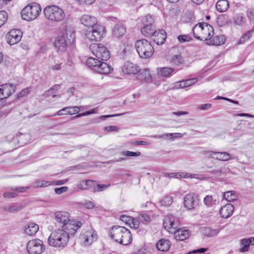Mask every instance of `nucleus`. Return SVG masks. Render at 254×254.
<instances>
[{
	"label": "nucleus",
	"instance_id": "nucleus-1",
	"mask_svg": "<svg viewBox=\"0 0 254 254\" xmlns=\"http://www.w3.org/2000/svg\"><path fill=\"white\" fill-rule=\"evenodd\" d=\"M163 225L170 233L174 234L175 238L177 241H184L190 237V232L189 230L179 229L180 220L172 214H168L165 217Z\"/></svg>",
	"mask_w": 254,
	"mask_h": 254
},
{
	"label": "nucleus",
	"instance_id": "nucleus-2",
	"mask_svg": "<svg viewBox=\"0 0 254 254\" xmlns=\"http://www.w3.org/2000/svg\"><path fill=\"white\" fill-rule=\"evenodd\" d=\"M110 237L121 245H127L131 243L132 236L130 231L126 228L114 226L110 231Z\"/></svg>",
	"mask_w": 254,
	"mask_h": 254
},
{
	"label": "nucleus",
	"instance_id": "nucleus-3",
	"mask_svg": "<svg viewBox=\"0 0 254 254\" xmlns=\"http://www.w3.org/2000/svg\"><path fill=\"white\" fill-rule=\"evenodd\" d=\"M69 236L65 230L58 229L53 231L48 239L49 245L52 247L63 248L67 244Z\"/></svg>",
	"mask_w": 254,
	"mask_h": 254
},
{
	"label": "nucleus",
	"instance_id": "nucleus-4",
	"mask_svg": "<svg viewBox=\"0 0 254 254\" xmlns=\"http://www.w3.org/2000/svg\"><path fill=\"white\" fill-rule=\"evenodd\" d=\"M194 37L199 40L207 41L210 36L214 35L213 27L206 22H200L193 29Z\"/></svg>",
	"mask_w": 254,
	"mask_h": 254
},
{
	"label": "nucleus",
	"instance_id": "nucleus-5",
	"mask_svg": "<svg viewBox=\"0 0 254 254\" xmlns=\"http://www.w3.org/2000/svg\"><path fill=\"white\" fill-rule=\"evenodd\" d=\"M99 60L90 57L87 59L86 64L90 69L98 73L107 74L111 73L112 67Z\"/></svg>",
	"mask_w": 254,
	"mask_h": 254
},
{
	"label": "nucleus",
	"instance_id": "nucleus-6",
	"mask_svg": "<svg viewBox=\"0 0 254 254\" xmlns=\"http://www.w3.org/2000/svg\"><path fill=\"white\" fill-rule=\"evenodd\" d=\"M136 50L142 59L151 57L154 53V48L147 40L142 39L137 40L135 44Z\"/></svg>",
	"mask_w": 254,
	"mask_h": 254
},
{
	"label": "nucleus",
	"instance_id": "nucleus-7",
	"mask_svg": "<svg viewBox=\"0 0 254 254\" xmlns=\"http://www.w3.org/2000/svg\"><path fill=\"white\" fill-rule=\"evenodd\" d=\"M41 7L37 2H33L28 4L21 12V16L23 19L30 21L35 19L41 13Z\"/></svg>",
	"mask_w": 254,
	"mask_h": 254
},
{
	"label": "nucleus",
	"instance_id": "nucleus-8",
	"mask_svg": "<svg viewBox=\"0 0 254 254\" xmlns=\"http://www.w3.org/2000/svg\"><path fill=\"white\" fill-rule=\"evenodd\" d=\"M45 17L51 21L60 22L65 17L64 10L55 5H48L43 10Z\"/></svg>",
	"mask_w": 254,
	"mask_h": 254
},
{
	"label": "nucleus",
	"instance_id": "nucleus-9",
	"mask_svg": "<svg viewBox=\"0 0 254 254\" xmlns=\"http://www.w3.org/2000/svg\"><path fill=\"white\" fill-rule=\"evenodd\" d=\"M89 49L93 55L101 61H106L110 58L109 51L102 44L92 43Z\"/></svg>",
	"mask_w": 254,
	"mask_h": 254
},
{
	"label": "nucleus",
	"instance_id": "nucleus-10",
	"mask_svg": "<svg viewBox=\"0 0 254 254\" xmlns=\"http://www.w3.org/2000/svg\"><path fill=\"white\" fill-rule=\"evenodd\" d=\"M27 250L30 254H41L45 251V247L41 240L35 239L28 242Z\"/></svg>",
	"mask_w": 254,
	"mask_h": 254
},
{
	"label": "nucleus",
	"instance_id": "nucleus-11",
	"mask_svg": "<svg viewBox=\"0 0 254 254\" xmlns=\"http://www.w3.org/2000/svg\"><path fill=\"white\" fill-rule=\"evenodd\" d=\"M92 30L87 32L85 36L89 41L100 40L104 34V28L100 25H96L92 27Z\"/></svg>",
	"mask_w": 254,
	"mask_h": 254
},
{
	"label": "nucleus",
	"instance_id": "nucleus-12",
	"mask_svg": "<svg viewBox=\"0 0 254 254\" xmlns=\"http://www.w3.org/2000/svg\"><path fill=\"white\" fill-rule=\"evenodd\" d=\"M199 203V195L195 193H190L184 197L185 207L189 210L195 209Z\"/></svg>",
	"mask_w": 254,
	"mask_h": 254
},
{
	"label": "nucleus",
	"instance_id": "nucleus-13",
	"mask_svg": "<svg viewBox=\"0 0 254 254\" xmlns=\"http://www.w3.org/2000/svg\"><path fill=\"white\" fill-rule=\"evenodd\" d=\"M21 32L19 30H11L6 35V42L10 45L19 42L21 39Z\"/></svg>",
	"mask_w": 254,
	"mask_h": 254
},
{
	"label": "nucleus",
	"instance_id": "nucleus-14",
	"mask_svg": "<svg viewBox=\"0 0 254 254\" xmlns=\"http://www.w3.org/2000/svg\"><path fill=\"white\" fill-rule=\"evenodd\" d=\"M81 225L82 223L80 222L69 219V221L63 226L62 229L65 230L69 236L70 235H73Z\"/></svg>",
	"mask_w": 254,
	"mask_h": 254
},
{
	"label": "nucleus",
	"instance_id": "nucleus-15",
	"mask_svg": "<svg viewBox=\"0 0 254 254\" xmlns=\"http://www.w3.org/2000/svg\"><path fill=\"white\" fill-rule=\"evenodd\" d=\"M15 90V86L12 84H4L0 85V100L7 98Z\"/></svg>",
	"mask_w": 254,
	"mask_h": 254
},
{
	"label": "nucleus",
	"instance_id": "nucleus-16",
	"mask_svg": "<svg viewBox=\"0 0 254 254\" xmlns=\"http://www.w3.org/2000/svg\"><path fill=\"white\" fill-rule=\"evenodd\" d=\"M123 72L128 74H135L137 73L140 70V68L137 64H134L129 61L124 63L122 67Z\"/></svg>",
	"mask_w": 254,
	"mask_h": 254
},
{
	"label": "nucleus",
	"instance_id": "nucleus-17",
	"mask_svg": "<svg viewBox=\"0 0 254 254\" xmlns=\"http://www.w3.org/2000/svg\"><path fill=\"white\" fill-rule=\"evenodd\" d=\"M97 235L92 229L86 231L80 236V239L85 246H88L91 244L93 241L97 240Z\"/></svg>",
	"mask_w": 254,
	"mask_h": 254
},
{
	"label": "nucleus",
	"instance_id": "nucleus-18",
	"mask_svg": "<svg viewBox=\"0 0 254 254\" xmlns=\"http://www.w3.org/2000/svg\"><path fill=\"white\" fill-rule=\"evenodd\" d=\"M54 216L56 222L61 225L62 228L69 220V214L66 211H57L55 213Z\"/></svg>",
	"mask_w": 254,
	"mask_h": 254
},
{
	"label": "nucleus",
	"instance_id": "nucleus-19",
	"mask_svg": "<svg viewBox=\"0 0 254 254\" xmlns=\"http://www.w3.org/2000/svg\"><path fill=\"white\" fill-rule=\"evenodd\" d=\"M126 32V27L124 24L119 22L115 25L112 29L113 36L120 38L125 35Z\"/></svg>",
	"mask_w": 254,
	"mask_h": 254
},
{
	"label": "nucleus",
	"instance_id": "nucleus-20",
	"mask_svg": "<svg viewBox=\"0 0 254 254\" xmlns=\"http://www.w3.org/2000/svg\"><path fill=\"white\" fill-rule=\"evenodd\" d=\"M81 23L85 26L93 27L96 25L97 23V19L93 16L84 14L80 18Z\"/></svg>",
	"mask_w": 254,
	"mask_h": 254
},
{
	"label": "nucleus",
	"instance_id": "nucleus-21",
	"mask_svg": "<svg viewBox=\"0 0 254 254\" xmlns=\"http://www.w3.org/2000/svg\"><path fill=\"white\" fill-rule=\"evenodd\" d=\"M234 207L230 203H228L222 206L220 211V214L221 217L226 219L230 217L233 213Z\"/></svg>",
	"mask_w": 254,
	"mask_h": 254
},
{
	"label": "nucleus",
	"instance_id": "nucleus-22",
	"mask_svg": "<svg viewBox=\"0 0 254 254\" xmlns=\"http://www.w3.org/2000/svg\"><path fill=\"white\" fill-rule=\"evenodd\" d=\"M24 208L22 206L17 203H13L8 205L1 206L0 209L1 211L8 212L9 213H14L21 211Z\"/></svg>",
	"mask_w": 254,
	"mask_h": 254
},
{
	"label": "nucleus",
	"instance_id": "nucleus-23",
	"mask_svg": "<svg viewBox=\"0 0 254 254\" xmlns=\"http://www.w3.org/2000/svg\"><path fill=\"white\" fill-rule=\"evenodd\" d=\"M142 34L146 37L153 36L156 37L157 31L155 30V27L153 25L145 24L141 30Z\"/></svg>",
	"mask_w": 254,
	"mask_h": 254
},
{
	"label": "nucleus",
	"instance_id": "nucleus-24",
	"mask_svg": "<svg viewBox=\"0 0 254 254\" xmlns=\"http://www.w3.org/2000/svg\"><path fill=\"white\" fill-rule=\"evenodd\" d=\"M171 243L170 241L166 239H161L156 244V247L158 250L162 252H167L170 248Z\"/></svg>",
	"mask_w": 254,
	"mask_h": 254
},
{
	"label": "nucleus",
	"instance_id": "nucleus-25",
	"mask_svg": "<svg viewBox=\"0 0 254 254\" xmlns=\"http://www.w3.org/2000/svg\"><path fill=\"white\" fill-rule=\"evenodd\" d=\"M207 44L211 45L219 46L223 44L225 41V38L223 35L210 36L207 41Z\"/></svg>",
	"mask_w": 254,
	"mask_h": 254
},
{
	"label": "nucleus",
	"instance_id": "nucleus-26",
	"mask_svg": "<svg viewBox=\"0 0 254 254\" xmlns=\"http://www.w3.org/2000/svg\"><path fill=\"white\" fill-rule=\"evenodd\" d=\"M55 47L61 52H64L66 48V43L64 36H59L55 41Z\"/></svg>",
	"mask_w": 254,
	"mask_h": 254
},
{
	"label": "nucleus",
	"instance_id": "nucleus-27",
	"mask_svg": "<svg viewBox=\"0 0 254 254\" xmlns=\"http://www.w3.org/2000/svg\"><path fill=\"white\" fill-rule=\"evenodd\" d=\"M39 230V226L35 223H28L25 226L24 231L30 236L34 235Z\"/></svg>",
	"mask_w": 254,
	"mask_h": 254
},
{
	"label": "nucleus",
	"instance_id": "nucleus-28",
	"mask_svg": "<svg viewBox=\"0 0 254 254\" xmlns=\"http://www.w3.org/2000/svg\"><path fill=\"white\" fill-rule=\"evenodd\" d=\"M229 7V3L227 0H219L216 4V8L217 10L220 12H223L228 10Z\"/></svg>",
	"mask_w": 254,
	"mask_h": 254
},
{
	"label": "nucleus",
	"instance_id": "nucleus-29",
	"mask_svg": "<svg viewBox=\"0 0 254 254\" xmlns=\"http://www.w3.org/2000/svg\"><path fill=\"white\" fill-rule=\"evenodd\" d=\"M154 41L158 45H162L166 40V36L164 30H160L157 32L156 37H154Z\"/></svg>",
	"mask_w": 254,
	"mask_h": 254
},
{
	"label": "nucleus",
	"instance_id": "nucleus-30",
	"mask_svg": "<svg viewBox=\"0 0 254 254\" xmlns=\"http://www.w3.org/2000/svg\"><path fill=\"white\" fill-rule=\"evenodd\" d=\"M54 63L51 62L49 66L50 68L52 70H61L62 68L61 64L62 63L61 62V59L59 57L55 56L53 58Z\"/></svg>",
	"mask_w": 254,
	"mask_h": 254
},
{
	"label": "nucleus",
	"instance_id": "nucleus-31",
	"mask_svg": "<svg viewBox=\"0 0 254 254\" xmlns=\"http://www.w3.org/2000/svg\"><path fill=\"white\" fill-rule=\"evenodd\" d=\"M217 200L214 199L212 195H207L203 199L205 205L208 208L214 207L217 204Z\"/></svg>",
	"mask_w": 254,
	"mask_h": 254
},
{
	"label": "nucleus",
	"instance_id": "nucleus-32",
	"mask_svg": "<svg viewBox=\"0 0 254 254\" xmlns=\"http://www.w3.org/2000/svg\"><path fill=\"white\" fill-rule=\"evenodd\" d=\"M183 136V134H181L180 133H167L162 135H154L152 136L153 138L156 139H161L165 137H170V139L171 140H174V138L177 137H181Z\"/></svg>",
	"mask_w": 254,
	"mask_h": 254
},
{
	"label": "nucleus",
	"instance_id": "nucleus-33",
	"mask_svg": "<svg viewBox=\"0 0 254 254\" xmlns=\"http://www.w3.org/2000/svg\"><path fill=\"white\" fill-rule=\"evenodd\" d=\"M190 176H191L190 174H189L185 172H178V173H165V176L166 177L172 178H187L190 177Z\"/></svg>",
	"mask_w": 254,
	"mask_h": 254
},
{
	"label": "nucleus",
	"instance_id": "nucleus-34",
	"mask_svg": "<svg viewBox=\"0 0 254 254\" xmlns=\"http://www.w3.org/2000/svg\"><path fill=\"white\" fill-rule=\"evenodd\" d=\"M224 197L229 202H233L238 198V194L235 191H227L224 193Z\"/></svg>",
	"mask_w": 254,
	"mask_h": 254
},
{
	"label": "nucleus",
	"instance_id": "nucleus-35",
	"mask_svg": "<svg viewBox=\"0 0 254 254\" xmlns=\"http://www.w3.org/2000/svg\"><path fill=\"white\" fill-rule=\"evenodd\" d=\"M219 231L217 229H212L210 227L203 228L202 229L203 233L205 236L207 237L215 236L218 233Z\"/></svg>",
	"mask_w": 254,
	"mask_h": 254
},
{
	"label": "nucleus",
	"instance_id": "nucleus-36",
	"mask_svg": "<svg viewBox=\"0 0 254 254\" xmlns=\"http://www.w3.org/2000/svg\"><path fill=\"white\" fill-rule=\"evenodd\" d=\"M231 159L230 155L226 152H217V155L215 159L222 161H227Z\"/></svg>",
	"mask_w": 254,
	"mask_h": 254
},
{
	"label": "nucleus",
	"instance_id": "nucleus-37",
	"mask_svg": "<svg viewBox=\"0 0 254 254\" xmlns=\"http://www.w3.org/2000/svg\"><path fill=\"white\" fill-rule=\"evenodd\" d=\"M137 73L138 74V78L140 80H146L148 79L150 77V74L149 72V70L145 68L142 70H140Z\"/></svg>",
	"mask_w": 254,
	"mask_h": 254
},
{
	"label": "nucleus",
	"instance_id": "nucleus-38",
	"mask_svg": "<svg viewBox=\"0 0 254 254\" xmlns=\"http://www.w3.org/2000/svg\"><path fill=\"white\" fill-rule=\"evenodd\" d=\"M240 244L243 247L239 249V252L244 253L249 251L250 244L248 239H242L240 240Z\"/></svg>",
	"mask_w": 254,
	"mask_h": 254
},
{
	"label": "nucleus",
	"instance_id": "nucleus-39",
	"mask_svg": "<svg viewBox=\"0 0 254 254\" xmlns=\"http://www.w3.org/2000/svg\"><path fill=\"white\" fill-rule=\"evenodd\" d=\"M174 70V69L172 68L163 67L159 69L158 73L163 77H167L169 76Z\"/></svg>",
	"mask_w": 254,
	"mask_h": 254
},
{
	"label": "nucleus",
	"instance_id": "nucleus-40",
	"mask_svg": "<svg viewBox=\"0 0 254 254\" xmlns=\"http://www.w3.org/2000/svg\"><path fill=\"white\" fill-rule=\"evenodd\" d=\"M137 219L139 222L144 224H147L150 221V216L145 212H141L138 214Z\"/></svg>",
	"mask_w": 254,
	"mask_h": 254
},
{
	"label": "nucleus",
	"instance_id": "nucleus-41",
	"mask_svg": "<svg viewBox=\"0 0 254 254\" xmlns=\"http://www.w3.org/2000/svg\"><path fill=\"white\" fill-rule=\"evenodd\" d=\"M51 182L46 180H37L34 182L32 184V187H46L50 186Z\"/></svg>",
	"mask_w": 254,
	"mask_h": 254
},
{
	"label": "nucleus",
	"instance_id": "nucleus-42",
	"mask_svg": "<svg viewBox=\"0 0 254 254\" xmlns=\"http://www.w3.org/2000/svg\"><path fill=\"white\" fill-rule=\"evenodd\" d=\"M234 21L236 24L241 26L245 23L246 19L242 13H238L235 15Z\"/></svg>",
	"mask_w": 254,
	"mask_h": 254
},
{
	"label": "nucleus",
	"instance_id": "nucleus-43",
	"mask_svg": "<svg viewBox=\"0 0 254 254\" xmlns=\"http://www.w3.org/2000/svg\"><path fill=\"white\" fill-rule=\"evenodd\" d=\"M94 183V181L91 180H83L79 184L78 187L82 190H87Z\"/></svg>",
	"mask_w": 254,
	"mask_h": 254
},
{
	"label": "nucleus",
	"instance_id": "nucleus-44",
	"mask_svg": "<svg viewBox=\"0 0 254 254\" xmlns=\"http://www.w3.org/2000/svg\"><path fill=\"white\" fill-rule=\"evenodd\" d=\"M173 202V198L170 195H166L163 197L160 200V203L161 205L168 206Z\"/></svg>",
	"mask_w": 254,
	"mask_h": 254
},
{
	"label": "nucleus",
	"instance_id": "nucleus-45",
	"mask_svg": "<svg viewBox=\"0 0 254 254\" xmlns=\"http://www.w3.org/2000/svg\"><path fill=\"white\" fill-rule=\"evenodd\" d=\"M183 59L181 55H174L172 57L171 60V63L175 65H179L183 64Z\"/></svg>",
	"mask_w": 254,
	"mask_h": 254
},
{
	"label": "nucleus",
	"instance_id": "nucleus-46",
	"mask_svg": "<svg viewBox=\"0 0 254 254\" xmlns=\"http://www.w3.org/2000/svg\"><path fill=\"white\" fill-rule=\"evenodd\" d=\"M254 32V29H252L249 31H248L246 33L244 34L242 37L240 38L239 43V44H244L250 39L252 37V33Z\"/></svg>",
	"mask_w": 254,
	"mask_h": 254
},
{
	"label": "nucleus",
	"instance_id": "nucleus-47",
	"mask_svg": "<svg viewBox=\"0 0 254 254\" xmlns=\"http://www.w3.org/2000/svg\"><path fill=\"white\" fill-rule=\"evenodd\" d=\"M7 19V14L3 10L0 11V27L2 26Z\"/></svg>",
	"mask_w": 254,
	"mask_h": 254
},
{
	"label": "nucleus",
	"instance_id": "nucleus-48",
	"mask_svg": "<svg viewBox=\"0 0 254 254\" xmlns=\"http://www.w3.org/2000/svg\"><path fill=\"white\" fill-rule=\"evenodd\" d=\"M29 187H16V188H11L10 190L12 191H15L17 194V195H18V193L19 192H24L26 191Z\"/></svg>",
	"mask_w": 254,
	"mask_h": 254
},
{
	"label": "nucleus",
	"instance_id": "nucleus-49",
	"mask_svg": "<svg viewBox=\"0 0 254 254\" xmlns=\"http://www.w3.org/2000/svg\"><path fill=\"white\" fill-rule=\"evenodd\" d=\"M121 154L126 156H138L140 155L141 153L139 151L132 152L129 151H127L122 152Z\"/></svg>",
	"mask_w": 254,
	"mask_h": 254
},
{
	"label": "nucleus",
	"instance_id": "nucleus-50",
	"mask_svg": "<svg viewBox=\"0 0 254 254\" xmlns=\"http://www.w3.org/2000/svg\"><path fill=\"white\" fill-rule=\"evenodd\" d=\"M203 154L207 158L215 159L217 155V152L212 151H204Z\"/></svg>",
	"mask_w": 254,
	"mask_h": 254
},
{
	"label": "nucleus",
	"instance_id": "nucleus-51",
	"mask_svg": "<svg viewBox=\"0 0 254 254\" xmlns=\"http://www.w3.org/2000/svg\"><path fill=\"white\" fill-rule=\"evenodd\" d=\"M69 108L68 107L64 108L60 110H59L56 114L53 115V116H55L56 115L61 116L64 115H67L70 113Z\"/></svg>",
	"mask_w": 254,
	"mask_h": 254
},
{
	"label": "nucleus",
	"instance_id": "nucleus-52",
	"mask_svg": "<svg viewBox=\"0 0 254 254\" xmlns=\"http://www.w3.org/2000/svg\"><path fill=\"white\" fill-rule=\"evenodd\" d=\"M130 221H131V223L130 224V222H129V224L130 225L131 227L135 229H137L139 228L140 222L138 219H136L133 218Z\"/></svg>",
	"mask_w": 254,
	"mask_h": 254
},
{
	"label": "nucleus",
	"instance_id": "nucleus-53",
	"mask_svg": "<svg viewBox=\"0 0 254 254\" xmlns=\"http://www.w3.org/2000/svg\"><path fill=\"white\" fill-rule=\"evenodd\" d=\"M3 196L5 198H14L17 196L15 191H12L10 192H5L3 193Z\"/></svg>",
	"mask_w": 254,
	"mask_h": 254
},
{
	"label": "nucleus",
	"instance_id": "nucleus-54",
	"mask_svg": "<svg viewBox=\"0 0 254 254\" xmlns=\"http://www.w3.org/2000/svg\"><path fill=\"white\" fill-rule=\"evenodd\" d=\"M83 205L87 209H92L94 208L95 204L93 202L90 200H85L83 203Z\"/></svg>",
	"mask_w": 254,
	"mask_h": 254
},
{
	"label": "nucleus",
	"instance_id": "nucleus-55",
	"mask_svg": "<svg viewBox=\"0 0 254 254\" xmlns=\"http://www.w3.org/2000/svg\"><path fill=\"white\" fill-rule=\"evenodd\" d=\"M143 22L144 25H145V24L153 25L154 20H153L152 17L151 15H147L145 17L144 21H143Z\"/></svg>",
	"mask_w": 254,
	"mask_h": 254
},
{
	"label": "nucleus",
	"instance_id": "nucleus-56",
	"mask_svg": "<svg viewBox=\"0 0 254 254\" xmlns=\"http://www.w3.org/2000/svg\"><path fill=\"white\" fill-rule=\"evenodd\" d=\"M68 188L67 187H62L61 188H56L55 189L56 193L60 194L63 192H65L67 190Z\"/></svg>",
	"mask_w": 254,
	"mask_h": 254
},
{
	"label": "nucleus",
	"instance_id": "nucleus-57",
	"mask_svg": "<svg viewBox=\"0 0 254 254\" xmlns=\"http://www.w3.org/2000/svg\"><path fill=\"white\" fill-rule=\"evenodd\" d=\"M68 108H69V110L70 111V113H68V114H70V115L77 114L80 111L79 108L77 106L68 107Z\"/></svg>",
	"mask_w": 254,
	"mask_h": 254
},
{
	"label": "nucleus",
	"instance_id": "nucleus-58",
	"mask_svg": "<svg viewBox=\"0 0 254 254\" xmlns=\"http://www.w3.org/2000/svg\"><path fill=\"white\" fill-rule=\"evenodd\" d=\"M198 79L197 78H192L190 79H188L185 80L186 83L187 84V86H190L193 84H194L195 83H196Z\"/></svg>",
	"mask_w": 254,
	"mask_h": 254
},
{
	"label": "nucleus",
	"instance_id": "nucleus-59",
	"mask_svg": "<svg viewBox=\"0 0 254 254\" xmlns=\"http://www.w3.org/2000/svg\"><path fill=\"white\" fill-rule=\"evenodd\" d=\"M247 16L251 21L254 22V9H251L247 11Z\"/></svg>",
	"mask_w": 254,
	"mask_h": 254
},
{
	"label": "nucleus",
	"instance_id": "nucleus-60",
	"mask_svg": "<svg viewBox=\"0 0 254 254\" xmlns=\"http://www.w3.org/2000/svg\"><path fill=\"white\" fill-rule=\"evenodd\" d=\"M110 186V184L109 185H97V189L95 190L97 191H101L105 189H107Z\"/></svg>",
	"mask_w": 254,
	"mask_h": 254
},
{
	"label": "nucleus",
	"instance_id": "nucleus-61",
	"mask_svg": "<svg viewBox=\"0 0 254 254\" xmlns=\"http://www.w3.org/2000/svg\"><path fill=\"white\" fill-rule=\"evenodd\" d=\"M178 39L180 42H184L189 41L190 38L188 35H183L179 36Z\"/></svg>",
	"mask_w": 254,
	"mask_h": 254
},
{
	"label": "nucleus",
	"instance_id": "nucleus-62",
	"mask_svg": "<svg viewBox=\"0 0 254 254\" xmlns=\"http://www.w3.org/2000/svg\"><path fill=\"white\" fill-rule=\"evenodd\" d=\"M119 129V127L115 126L106 127L104 128V130L107 131H118Z\"/></svg>",
	"mask_w": 254,
	"mask_h": 254
},
{
	"label": "nucleus",
	"instance_id": "nucleus-63",
	"mask_svg": "<svg viewBox=\"0 0 254 254\" xmlns=\"http://www.w3.org/2000/svg\"><path fill=\"white\" fill-rule=\"evenodd\" d=\"M80 4L89 5L93 3L95 0H77Z\"/></svg>",
	"mask_w": 254,
	"mask_h": 254
},
{
	"label": "nucleus",
	"instance_id": "nucleus-64",
	"mask_svg": "<svg viewBox=\"0 0 254 254\" xmlns=\"http://www.w3.org/2000/svg\"><path fill=\"white\" fill-rule=\"evenodd\" d=\"M28 92H29L28 89L26 88V89H23L20 92L17 94V97L20 98V97H23L25 95H26V94H27Z\"/></svg>",
	"mask_w": 254,
	"mask_h": 254
}]
</instances>
